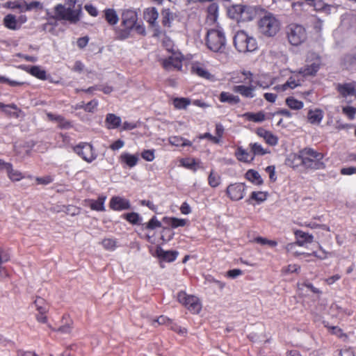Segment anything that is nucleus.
Returning a JSON list of instances; mask_svg holds the SVG:
<instances>
[{
    "label": "nucleus",
    "instance_id": "f257e3e1",
    "mask_svg": "<svg viewBox=\"0 0 356 356\" xmlns=\"http://www.w3.org/2000/svg\"><path fill=\"white\" fill-rule=\"evenodd\" d=\"M297 158L300 160L302 165L307 169L319 170L325 168L322 161L323 155L312 148L306 147L299 151Z\"/></svg>",
    "mask_w": 356,
    "mask_h": 356
},
{
    "label": "nucleus",
    "instance_id": "f03ea898",
    "mask_svg": "<svg viewBox=\"0 0 356 356\" xmlns=\"http://www.w3.org/2000/svg\"><path fill=\"white\" fill-rule=\"evenodd\" d=\"M82 11L81 8L73 9L66 8L64 5L57 4L54 8V15L47 11L48 19L64 20L70 24H76L81 19Z\"/></svg>",
    "mask_w": 356,
    "mask_h": 356
},
{
    "label": "nucleus",
    "instance_id": "7ed1b4c3",
    "mask_svg": "<svg viewBox=\"0 0 356 356\" xmlns=\"http://www.w3.org/2000/svg\"><path fill=\"white\" fill-rule=\"evenodd\" d=\"M280 21L272 13H267L258 21V29L266 37H273L280 30Z\"/></svg>",
    "mask_w": 356,
    "mask_h": 356
},
{
    "label": "nucleus",
    "instance_id": "20e7f679",
    "mask_svg": "<svg viewBox=\"0 0 356 356\" xmlns=\"http://www.w3.org/2000/svg\"><path fill=\"white\" fill-rule=\"evenodd\" d=\"M207 46L213 52H221L225 47L226 38L222 29L218 26L207 31Z\"/></svg>",
    "mask_w": 356,
    "mask_h": 356
},
{
    "label": "nucleus",
    "instance_id": "39448f33",
    "mask_svg": "<svg viewBox=\"0 0 356 356\" xmlns=\"http://www.w3.org/2000/svg\"><path fill=\"white\" fill-rule=\"evenodd\" d=\"M286 34L289 42L293 46L303 44L308 38L306 28L303 25L296 23H291L286 26Z\"/></svg>",
    "mask_w": 356,
    "mask_h": 356
},
{
    "label": "nucleus",
    "instance_id": "423d86ee",
    "mask_svg": "<svg viewBox=\"0 0 356 356\" xmlns=\"http://www.w3.org/2000/svg\"><path fill=\"white\" fill-rule=\"evenodd\" d=\"M234 44L236 49L241 53L252 52L257 49L256 39L244 31L236 33L234 37Z\"/></svg>",
    "mask_w": 356,
    "mask_h": 356
},
{
    "label": "nucleus",
    "instance_id": "0eeeda50",
    "mask_svg": "<svg viewBox=\"0 0 356 356\" xmlns=\"http://www.w3.org/2000/svg\"><path fill=\"white\" fill-rule=\"evenodd\" d=\"M177 299L193 314H198L202 309V304L199 298L193 295H188L184 291L178 292Z\"/></svg>",
    "mask_w": 356,
    "mask_h": 356
},
{
    "label": "nucleus",
    "instance_id": "6e6552de",
    "mask_svg": "<svg viewBox=\"0 0 356 356\" xmlns=\"http://www.w3.org/2000/svg\"><path fill=\"white\" fill-rule=\"evenodd\" d=\"M335 89L339 96L347 103H352L350 98L354 97L356 99V82L338 83L335 84Z\"/></svg>",
    "mask_w": 356,
    "mask_h": 356
},
{
    "label": "nucleus",
    "instance_id": "1a4fd4ad",
    "mask_svg": "<svg viewBox=\"0 0 356 356\" xmlns=\"http://www.w3.org/2000/svg\"><path fill=\"white\" fill-rule=\"evenodd\" d=\"M74 152L88 163H92L97 157L93 146L88 143H81L73 147Z\"/></svg>",
    "mask_w": 356,
    "mask_h": 356
},
{
    "label": "nucleus",
    "instance_id": "9d476101",
    "mask_svg": "<svg viewBox=\"0 0 356 356\" xmlns=\"http://www.w3.org/2000/svg\"><path fill=\"white\" fill-rule=\"evenodd\" d=\"M184 56L179 51H173L170 56L163 59L162 65L168 71H181L183 67Z\"/></svg>",
    "mask_w": 356,
    "mask_h": 356
},
{
    "label": "nucleus",
    "instance_id": "9b49d317",
    "mask_svg": "<svg viewBox=\"0 0 356 356\" xmlns=\"http://www.w3.org/2000/svg\"><path fill=\"white\" fill-rule=\"evenodd\" d=\"M27 22V17L21 15L18 17L13 14L6 15L3 20V24L6 28L10 30H19L22 26Z\"/></svg>",
    "mask_w": 356,
    "mask_h": 356
},
{
    "label": "nucleus",
    "instance_id": "f8f14e48",
    "mask_svg": "<svg viewBox=\"0 0 356 356\" xmlns=\"http://www.w3.org/2000/svg\"><path fill=\"white\" fill-rule=\"evenodd\" d=\"M145 20L149 23V26L154 29V35L159 36L161 30L158 24L159 13L155 7L147 8L143 13Z\"/></svg>",
    "mask_w": 356,
    "mask_h": 356
},
{
    "label": "nucleus",
    "instance_id": "ddd939ff",
    "mask_svg": "<svg viewBox=\"0 0 356 356\" xmlns=\"http://www.w3.org/2000/svg\"><path fill=\"white\" fill-rule=\"evenodd\" d=\"M249 8L243 5H236L229 10V15L237 21L251 20L252 17L248 16Z\"/></svg>",
    "mask_w": 356,
    "mask_h": 356
},
{
    "label": "nucleus",
    "instance_id": "4468645a",
    "mask_svg": "<svg viewBox=\"0 0 356 356\" xmlns=\"http://www.w3.org/2000/svg\"><path fill=\"white\" fill-rule=\"evenodd\" d=\"M245 185L241 183L230 184L226 190V193L233 201H238L243 198L245 195Z\"/></svg>",
    "mask_w": 356,
    "mask_h": 356
},
{
    "label": "nucleus",
    "instance_id": "2eb2a0df",
    "mask_svg": "<svg viewBox=\"0 0 356 356\" xmlns=\"http://www.w3.org/2000/svg\"><path fill=\"white\" fill-rule=\"evenodd\" d=\"M138 20V14L133 9H125L122 13L121 25L134 28Z\"/></svg>",
    "mask_w": 356,
    "mask_h": 356
},
{
    "label": "nucleus",
    "instance_id": "dca6fc26",
    "mask_svg": "<svg viewBox=\"0 0 356 356\" xmlns=\"http://www.w3.org/2000/svg\"><path fill=\"white\" fill-rule=\"evenodd\" d=\"M191 73L200 78L211 80L213 75L208 71L204 64L200 62H193L191 64Z\"/></svg>",
    "mask_w": 356,
    "mask_h": 356
},
{
    "label": "nucleus",
    "instance_id": "f3484780",
    "mask_svg": "<svg viewBox=\"0 0 356 356\" xmlns=\"http://www.w3.org/2000/svg\"><path fill=\"white\" fill-rule=\"evenodd\" d=\"M139 161L138 154H131L129 152H124L119 156V162L123 168L128 167L132 168L136 166Z\"/></svg>",
    "mask_w": 356,
    "mask_h": 356
},
{
    "label": "nucleus",
    "instance_id": "a211bd4d",
    "mask_svg": "<svg viewBox=\"0 0 356 356\" xmlns=\"http://www.w3.org/2000/svg\"><path fill=\"white\" fill-rule=\"evenodd\" d=\"M110 207L115 211H122L129 209L131 204L127 199L116 196L111 198Z\"/></svg>",
    "mask_w": 356,
    "mask_h": 356
},
{
    "label": "nucleus",
    "instance_id": "6ab92c4d",
    "mask_svg": "<svg viewBox=\"0 0 356 356\" xmlns=\"http://www.w3.org/2000/svg\"><path fill=\"white\" fill-rule=\"evenodd\" d=\"M256 87L253 85H236L233 87V91L240 94L245 98H253L255 97Z\"/></svg>",
    "mask_w": 356,
    "mask_h": 356
},
{
    "label": "nucleus",
    "instance_id": "aec40b11",
    "mask_svg": "<svg viewBox=\"0 0 356 356\" xmlns=\"http://www.w3.org/2000/svg\"><path fill=\"white\" fill-rule=\"evenodd\" d=\"M321 65L319 56H316L314 61L306 65L300 70V74H302V76L314 75L319 70Z\"/></svg>",
    "mask_w": 356,
    "mask_h": 356
},
{
    "label": "nucleus",
    "instance_id": "412c9836",
    "mask_svg": "<svg viewBox=\"0 0 356 356\" xmlns=\"http://www.w3.org/2000/svg\"><path fill=\"white\" fill-rule=\"evenodd\" d=\"M156 256L161 260L167 262L174 261L177 256L178 252L175 250H164L160 247H158L156 250Z\"/></svg>",
    "mask_w": 356,
    "mask_h": 356
},
{
    "label": "nucleus",
    "instance_id": "4be33fe9",
    "mask_svg": "<svg viewBox=\"0 0 356 356\" xmlns=\"http://www.w3.org/2000/svg\"><path fill=\"white\" fill-rule=\"evenodd\" d=\"M259 136L263 138L266 143L271 146H275L278 143V138L271 131H267L263 128H259L257 130Z\"/></svg>",
    "mask_w": 356,
    "mask_h": 356
},
{
    "label": "nucleus",
    "instance_id": "5701e85b",
    "mask_svg": "<svg viewBox=\"0 0 356 356\" xmlns=\"http://www.w3.org/2000/svg\"><path fill=\"white\" fill-rule=\"evenodd\" d=\"M105 126L108 129H115L120 127L122 119L113 113H108L105 118Z\"/></svg>",
    "mask_w": 356,
    "mask_h": 356
},
{
    "label": "nucleus",
    "instance_id": "b1692460",
    "mask_svg": "<svg viewBox=\"0 0 356 356\" xmlns=\"http://www.w3.org/2000/svg\"><path fill=\"white\" fill-rule=\"evenodd\" d=\"M175 17L176 14L172 12L170 9L163 8L161 10V23L163 27L170 28Z\"/></svg>",
    "mask_w": 356,
    "mask_h": 356
},
{
    "label": "nucleus",
    "instance_id": "393cba45",
    "mask_svg": "<svg viewBox=\"0 0 356 356\" xmlns=\"http://www.w3.org/2000/svg\"><path fill=\"white\" fill-rule=\"evenodd\" d=\"M324 114L321 109H310L307 113V119L312 124H319L323 119Z\"/></svg>",
    "mask_w": 356,
    "mask_h": 356
},
{
    "label": "nucleus",
    "instance_id": "a878e982",
    "mask_svg": "<svg viewBox=\"0 0 356 356\" xmlns=\"http://www.w3.org/2000/svg\"><path fill=\"white\" fill-rule=\"evenodd\" d=\"M218 5L216 3H211L207 9V22L210 24H213L216 22L218 17Z\"/></svg>",
    "mask_w": 356,
    "mask_h": 356
},
{
    "label": "nucleus",
    "instance_id": "bb28decb",
    "mask_svg": "<svg viewBox=\"0 0 356 356\" xmlns=\"http://www.w3.org/2000/svg\"><path fill=\"white\" fill-rule=\"evenodd\" d=\"M235 156L239 161L244 163H250L254 160V156L252 155L251 152H248L241 146L237 147Z\"/></svg>",
    "mask_w": 356,
    "mask_h": 356
},
{
    "label": "nucleus",
    "instance_id": "cd10ccee",
    "mask_svg": "<svg viewBox=\"0 0 356 356\" xmlns=\"http://www.w3.org/2000/svg\"><path fill=\"white\" fill-rule=\"evenodd\" d=\"M294 234L297 239L296 244L299 246H303L307 243H312L314 237L309 233L304 232L301 230H296Z\"/></svg>",
    "mask_w": 356,
    "mask_h": 356
},
{
    "label": "nucleus",
    "instance_id": "c85d7f7f",
    "mask_svg": "<svg viewBox=\"0 0 356 356\" xmlns=\"http://www.w3.org/2000/svg\"><path fill=\"white\" fill-rule=\"evenodd\" d=\"M104 18L111 26L116 25L119 22V17L116 10L113 8H106L104 10Z\"/></svg>",
    "mask_w": 356,
    "mask_h": 356
},
{
    "label": "nucleus",
    "instance_id": "c756f323",
    "mask_svg": "<svg viewBox=\"0 0 356 356\" xmlns=\"http://www.w3.org/2000/svg\"><path fill=\"white\" fill-rule=\"evenodd\" d=\"M162 221L163 223L174 229L179 227H184L187 222V220L185 219L167 216L163 217Z\"/></svg>",
    "mask_w": 356,
    "mask_h": 356
},
{
    "label": "nucleus",
    "instance_id": "7c9ffc66",
    "mask_svg": "<svg viewBox=\"0 0 356 356\" xmlns=\"http://www.w3.org/2000/svg\"><path fill=\"white\" fill-rule=\"evenodd\" d=\"M242 117L248 121L254 122H262L266 120V115L263 111L257 113L247 112L243 114Z\"/></svg>",
    "mask_w": 356,
    "mask_h": 356
},
{
    "label": "nucleus",
    "instance_id": "2f4dec72",
    "mask_svg": "<svg viewBox=\"0 0 356 356\" xmlns=\"http://www.w3.org/2000/svg\"><path fill=\"white\" fill-rule=\"evenodd\" d=\"M300 76H302V74H300V71L298 73L294 74L284 83V88H286L287 90L288 89H293L300 86L302 81V79L299 78Z\"/></svg>",
    "mask_w": 356,
    "mask_h": 356
},
{
    "label": "nucleus",
    "instance_id": "473e14b6",
    "mask_svg": "<svg viewBox=\"0 0 356 356\" xmlns=\"http://www.w3.org/2000/svg\"><path fill=\"white\" fill-rule=\"evenodd\" d=\"M101 244L104 249L110 252L115 251L119 247L118 239L113 237L104 238Z\"/></svg>",
    "mask_w": 356,
    "mask_h": 356
},
{
    "label": "nucleus",
    "instance_id": "72a5a7b5",
    "mask_svg": "<svg viewBox=\"0 0 356 356\" xmlns=\"http://www.w3.org/2000/svg\"><path fill=\"white\" fill-rule=\"evenodd\" d=\"M106 197L104 195H99L96 200H90V207L92 210L97 211H105L104 203L106 201Z\"/></svg>",
    "mask_w": 356,
    "mask_h": 356
},
{
    "label": "nucleus",
    "instance_id": "f704fd0d",
    "mask_svg": "<svg viewBox=\"0 0 356 356\" xmlns=\"http://www.w3.org/2000/svg\"><path fill=\"white\" fill-rule=\"evenodd\" d=\"M245 176L248 181L255 185L259 186L263 184V179L259 173L254 170H248Z\"/></svg>",
    "mask_w": 356,
    "mask_h": 356
},
{
    "label": "nucleus",
    "instance_id": "c9c22d12",
    "mask_svg": "<svg viewBox=\"0 0 356 356\" xmlns=\"http://www.w3.org/2000/svg\"><path fill=\"white\" fill-rule=\"evenodd\" d=\"M27 72L40 80H46L47 79L46 71L40 66H32L27 70Z\"/></svg>",
    "mask_w": 356,
    "mask_h": 356
},
{
    "label": "nucleus",
    "instance_id": "e433bc0d",
    "mask_svg": "<svg viewBox=\"0 0 356 356\" xmlns=\"http://www.w3.org/2000/svg\"><path fill=\"white\" fill-rule=\"evenodd\" d=\"M169 143L170 145L176 147H191L192 145V142L188 139L177 136H170L169 138Z\"/></svg>",
    "mask_w": 356,
    "mask_h": 356
},
{
    "label": "nucleus",
    "instance_id": "4c0bfd02",
    "mask_svg": "<svg viewBox=\"0 0 356 356\" xmlns=\"http://www.w3.org/2000/svg\"><path fill=\"white\" fill-rule=\"evenodd\" d=\"M219 99L221 102H227L231 104H236L240 102L238 96L234 95L228 92H222L220 94Z\"/></svg>",
    "mask_w": 356,
    "mask_h": 356
},
{
    "label": "nucleus",
    "instance_id": "58836bf2",
    "mask_svg": "<svg viewBox=\"0 0 356 356\" xmlns=\"http://www.w3.org/2000/svg\"><path fill=\"white\" fill-rule=\"evenodd\" d=\"M134 29L129 26H123V28H115V38L120 40H124L128 38L131 32Z\"/></svg>",
    "mask_w": 356,
    "mask_h": 356
},
{
    "label": "nucleus",
    "instance_id": "ea45409f",
    "mask_svg": "<svg viewBox=\"0 0 356 356\" xmlns=\"http://www.w3.org/2000/svg\"><path fill=\"white\" fill-rule=\"evenodd\" d=\"M252 155L254 156H263L270 153V151L264 149L262 145L258 143H251L249 145Z\"/></svg>",
    "mask_w": 356,
    "mask_h": 356
},
{
    "label": "nucleus",
    "instance_id": "a19ab883",
    "mask_svg": "<svg viewBox=\"0 0 356 356\" xmlns=\"http://www.w3.org/2000/svg\"><path fill=\"white\" fill-rule=\"evenodd\" d=\"M10 259V254L8 250L3 249L0 247V276H6V272L3 267L1 266L3 263L7 262Z\"/></svg>",
    "mask_w": 356,
    "mask_h": 356
},
{
    "label": "nucleus",
    "instance_id": "79ce46f5",
    "mask_svg": "<svg viewBox=\"0 0 356 356\" xmlns=\"http://www.w3.org/2000/svg\"><path fill=\"white\" fill-rule=\"evenodd\" d=\"M6 172H7L8 178L12 181H20L21 179L26 177L20 171H19L17 170H14L12 164H10V168H8Z\"/></svg>",
    "mask_w": 356,
    "mask_h": 356
},
{
    "label": "nucleus",
    "instance_id": "37998d69",
    "mask_svg": "<svg viewBox=\"0 0 356 356\" xmlns=\"http://www.w3.org/2000/svg\"><path fill=\"white\" fill-rule=\"evenodd\" d=\"M268 193L263 191H254L251 193L250 197L247 202L251 204V200L256 201L258 204L264 202L267 199Z\"/></svg>",
    "mask_w": 356,
    "mask_h": 356
},
{
    "label": "nucleus",
    "instance_id": "c03bdc74",
    "mask_svg": "<svg viewBox=\"0 0 356 356\" xmlns=\"http://www.w3.org/2000/svg\"><path fill=\"white\" fill-rule=\"evenodd\" d=\"M286 104L292 110L299 111L304 106V103L293 97H289L286 99Z\"/></svg>",
    "mask_w": 356,
    "mask_h": 356
},
{
    "label": "nucleus",
    "instance_id": "a18cd8bd",
    "mask_svg": "<svg viewBox=\"0 0 356 356\" xmlns=\"http://www.w3.org/2000/svg\"><path fill=\"white\" fill-rule=\"evenodd\" d=\"M47 117L49 120L56 121L58 123V126L61 128H68L70 124L63 116L59 115H54L52 113H47Z\"/></svg>",
    "mask_w": 356,
    "mask_h": 356
},
{
    "label": "nucleus",
    "instance_id": "49530a36",
    "mask_svg": "<svg viewBox=\"0 0 356 356\" xmlns=\"http://www.w3.org/2000/svg\"><path fill=\"white\" fill-rule=\"evenodd\" d=\"M172 103L177 109H185L191 104V102L186 97H176L173 99Z\"/></svg>",
    "mask_w": 356,
    "mask_h": 356
},
{
    "label": "nucleus",
    "instance_id": "de8ad7c7",
    "mask_svg": "<svg viewBox=\"0 0 356 356\" xmlns=\"http://www.w3.org/2000/svg\"><path fill=\"white\" fill-rule=\"evenodd\" d=\"M124 218L132 225H140L143 221V218L136 212L125 213Z\"/></svg>",
    "mask_w": 356,
    "mask_h": 356
},
{
    "label": "nucleus",
    "instance_id": "09e8293b",
    "mask_svg": "<svg viewBox=\"0 0 356 356\" xmlns=\"http://www.w3.org/2000/svg\"><path fill=\"white\" fill-rule=\"evenodd\" d=\"M238 74H241V76H244L243 79H241V77L237 79L236 77L232 76V81L235 83H251L252 81V74L250 71H243Z\"/></svg>",
    "mask_w": 356,
    "mask_h": 356
},
{
    "label": "nucleus",
    "instance_id": "8fccbe9b",
    "mask_svg": "<svg viewBox=\"0 0 356 356\" xmlns=\"http://www.w3.org/2000/svg\"><path fill=\"white\" fill-rule=\"evenodd\" d=\"M208 182L211 187L216 188L220 184V177L212 170L209 175Z\"/></svg>",
    "mask_w": 356,
    "mask_h": 356
},
{
    "label": "nucleus",
    "instance_id": "3c124183",
    "mask_svg": "<svg viewBox=\"0 0 356 356\" xmlns=\"http://www.w3.org/2000/svg\"><path fill=\"white\" fill-rule=\"evenodd\" d=\"M180 164L181 166H183L187 169L192 170L193 171L197 170L196 162L194 159H190V158L182 159L180 161Z\"/></svg>",
    "mask_w": 356,
    "mask_h": 356
},
{
    "label": "nucleus",
    "instance_id": "603ef678",
    "mask_svg": "<svg viewBox=\"0 0 356 356\" xmlns=\"http://www.w3.org/2000/svg\"><path fill=\"white\" fill-rule=\"evenodd\" d=\"M34 304L39 313H46L48 311V305L43 298H37Z\"/></svg>",
    "mask_w": 356,
    "mask_h": 356
},
{
    "label": "nucleus",
    "instance_id": "864d4df0",
    "mask_svg": "<svg viewBox=\"0 0 356 356\" xmlns=\"http://www.w3.org/2000/svg\"><path fill=\"white\" fill-rule=\"evenodd\" d=\"M8 7L12 9H19L21 13L26 12V1L17 0L8 3Z\"/></svg>",
    "mask_w": 356,
    "mask_h": 356
},
{
    "label": "nucleus",
    "instance_id": "5fc2aeb1",
    "mask_svg": "<svg viewBox=\"0 0 356 356\" xmlns=\"http://www.w3.org/2000/svg\"><path fill=\"white\" fill-rule=\"evenodd\" d=\"M162 224L156 216H153L147 223L145 224V227L147 229H155L161 227Z\"/></svg>",
    "mask_w": 356,
    "mask_h": 356
},
{
    "label": "nucleus",
    "instance_id": "6e6d98bb",
    "mask_svg": "<svg viewBox=\"0 0 356 356\" xmlns=\"http://www.w3.org/2000/svg\"><path fill=\"white\" fill-rule=\"evenodd\" d=\"M43 8V5L40 1H33L31 2L28 3L26 1V12L31 11L33 10H41Z\"/></svg>",
    "mask_w": 356,
    "mask_h": 356
},
{
    "label": "nucleus",
    "instance_id": "4d7b16f0",
    "mask_svg": "<svg viewBox=\"0 0 356 356\" xmlns=\"http://www.w3.org/2000/svg\"><path fill=\"white\" fill-rule=\"evenodd\" d=\"M342 112L348 119L353 120L356 114V108L353 106H346L342 108Z\"/></svg>",
    "mask_w": 356,
    "mask_h": 356
},
{
    "label": "nucleus",
    "instance_id": "13d9d810",
    "mask_svg": "<svg viewBox=\"0 0 356 356\" xmlns=\"http://www.w3.org/2000/svg\"><path fill=\"white\" fill-rule=\"evenodd\" d=\"M98 104L99 102L97 99H92L86 105H83V110L86 112L93 113L96 110Z\"/></svg>",
    "mask_w": 356,
    "mask_h": 356
},
{
    "label": "nucleus",
    "instance_id": "bf43d9fd",
    "mask_svg": "<svg viewBox=\"0 0 356 356\" xmlns=\"http://www.w3.org/2000/svg\"><path fill=\"white\" fill-rule=\"evenodd\" d=\"M154 152V149H145L142 152L141 156L147 161H152L155 158Z\"/></svg>",
    "mask_w": 356,
    "mask_h": 356
},
{
    "label": "nucleus",
    "instance_id": "052dcab7",
    "mask_svg": "<svg viewBox=\"0 0 356 356\" xmlns=\"http://www.w3.org/2000/svg\"><path fill=\"white\" fill-rule=\"evenodd\" d=\"M255 83L259 87L266 89L269 88L270 86L273 85L274 81L272 79H267L265 80L259 79L256 81Z\"/></svg>",
    "mask_w": 356,
    "mask_h": 356
},
{
    "label": "nucleus",
    "instance_id": "680f3d73",
    "mask_svg": "<svg viewBox=\"0 0 356 356\" xmlns=\"http://www.w3.org/2000/svg\"><path fill=\"white\" fill-rule=\"evenodd\" d=\"M328 329L331 331L332 334L336 335L339 338H343L347 337L343 330L337 326H329Z\"/></svg>",
    "mask_w": 356,
    "mask_h": 356
},
{
    "label": "nucleus",
    "instance_id": "e2e57ef3",
    "mask_svg": "<svg viewBox=\"0 0 356 356\" xmlns=\"http://www.w3.org/2000/svg\"><path fill=\"white\" fill-rule=\"evenodd\" d=\"M224 127L220 124L218 123L216 124V135L214 138H216L218 140V144L220 143L221 138H222L223 134H224Z\"/></svg>",
    "mask_w": 356,
    "mask_h": 356
},
{
    "label": "nucleus",
    "instance_id": "0e129e2a",
    "mask_svg": "<svg viewBox=\"0 0 356 356\" xmlns=\"http://www.w3.org/2000/svg\"><path fill=\"white\" fill-rule=\"evenodd\" d=\"M255 241L261 245H269L272 247H275L277 245V243L275 241L268 240L264 237H257Z\"/></svg>",
    "mask_w": 356,
    "mask_h": 356
},
{
    "label": "nucleus",
    "instance_id": "69168bd1",
    "mask_svg": "<svg viewBox=\"0 0 356 356\" xmlns=\"http://www.w3.org/2000/svg\"><path fill=\"white\" fill-rule=\"evenodd\" d=\"M330 312L334 316H340L345 313V310L336 303L331 305Z\"/></svg>",
    "mask_w": 356,
    "mask_h": 356
},
{
    "label": "nucleus",
    "instance_id": "338daca9",
    "mask_svg": "<svg viewBox=\"0 0 356 356\" xmlns=\"http://www.w3.org/2000/svg\"><path fill=\"white\" fill-rule=\"evenodd\" d=\"M51 176L47 175L43 177H36L35 181L38 184L47 185L53 181Z\"/></svg>",
    "mask_w": 356,
    "mask_h": 356
},
{
    "label": "nucleus",
    "instance_id": "774afa93",
    "mask_svg": "<svg viewBox=\"0 0 356 356\" xmlns=\"http://www.w3.org/2000/svg\"><path fill=\"white\" fill-rule=\"evenodd\" d=\"M138 125L136 122L125 121L122 125L121 130L130 131L136 129Z\"/></svg>",
    "mask_w": 356,
    "mask_h": 356
}]
</instances>
